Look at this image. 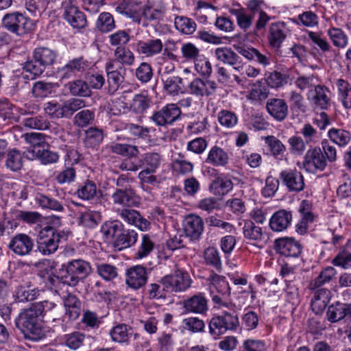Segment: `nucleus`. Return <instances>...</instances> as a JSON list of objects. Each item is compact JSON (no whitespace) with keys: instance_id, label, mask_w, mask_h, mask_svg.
I'll return each instance as SVG.
<instances>
[{"instance_id":"nucleus-1","label":"nucleus","mask_w":351,"mask_h":351,"mask_svg":"<svg viewBox=\"0 0 351 351\" xmlns=\"http://www.w3.org/2000/svg\"><path fill=\"white\" fill-rule=\"evenodd\" d=\"M43 321L34 304L27 308H23L14 319L16 327L26 339L39 341L47 337L49 330L43 326Z\"/></svg>"},{"instance_id":"nucleus-2","label":"nucleus","mask_w":351,"mask_h":351,"mask_svg":"<svg viewBox=\"0 0 351 351\" xmlns=\"http://www.w3.org/2000/svg\"><path fill=\"white\" fill-rule=\"evenodd\" d=\"M208 290L215 308L234 311L236 305L230 298V287L226 277L212 272L207 280Z\"/></svg>"},{"instance_id":"nucleus-3","label":"nucleus","mask_w":351,"mask_h":351,"mask_svg":"<svg viewBox=\"0 0 351 351\" xmlns=\"http://www.w3.org/2000/svg\"><path fill=\"white\" fill-rule=\"evenodd\" d=\"M91 269L89 262L78 258L62 263L59 273L64 284L75 287L90 274Z\"/></svg>"},{"instance_id":"nucleus-4","label":"nucleus","mask_w":351,"mask_h":351,"mask_svg":"<svg viewBox=\"0 0 351 351\" xmlns=\"http://www.w3.org/2000/svg\"><path fill=\"white\" fill-rule=\"evenodd\" d=\"M239 326L237 315L223 311L221 314L213 315L208 322V333L214 339H218L228 331H237Z\"/></svg>"},{"instance_id":"nucleus-5","label":"nucleus","mask_w":351,"mask_h":351,"mask_svg":"<svg viewBox=\"0 0 351 351\" xmlns=\"http://www.w3.org/2000/svg\"><path fill=\"white\" fill-rule=\"evenodd\" d=\"M64 237L63 231L47 225L42 228L37 236V251L43 256H50L57 252L62 239Z\"/></svg>"},{"instance_id":"nucleus-6","label":"nucleus","mask_w":351,"mask_h":351,"mask_svg":"<svg viewBox=\"0 0 351 351\" xmlns=\"http://www.w3.org/2000/svg\"><path fill=\"white\" fill-rule=\"evenodd\" d=\"M2 27L9 32L23 36L35 29L33 20L18 11L6 13L1 20Z\"/></svg>"},{"instance_id":"nucleus-7","label":"nucleus","mask_w":351,"mask_h":351,"mask_svg":"<svg viewBox=\"0 0 351 351\" xmlns=\"http://www.w3.org/2000/svg\"><path fill=\"white\" fill-rule=\"evenodd\" d=\"M322 146L324 154L320 148H313L307 151L303 161V167L308 173H315L316 171H323L326 166V159L329 158V143L327 139H324Z\"/></svg>"},{"instance_id":"nucleus-8","label":"nucleus","mask_w":351,"mask_h":351,"mask_svg":"<svg viewBox=\"0 0 351 351\" xmlns=\"http://www.w3.org/2000/svg\"><path fill=\"white\" fill-rule=\"evenodd\" d=\"M63 17L74 29H83L87 25L86 16L80 10L75 0H63L62 2Z\"/></svg>"},{"instance_id":"nucleus-9","label":"nucleus","mask_w":351,"mask_h":351,"mask_svg":"<svg viewBox=\"0 0 351 351\" xmlns=\"http://www.w3.org/2000/svg\"><path fill=\"white\" fill-rule=\"evenodd\" d=\"M151 269L142 265L132 266L125 271V285L128 288L138 291L145 287Z\"/></svg>"},{"instance_id":"nucleus-10","label":"nucleus","mask_w":351,"mask_h":351,"mask_svg":"<svg viewBox=\"0 0 351 351\" xmlns=\"http://www.w3.org/2000/svg\"><path fill=\"white\" fill-rule=\"evenodd\" d=\"M181 113V110L178 104H168L161 109L154 111L149 119L157 126L165 127L172 125L178 120L180 118Z\"/></svg>"},{"instance_id":"nucleus-11","label":"nucleus","mask_w":351,"mask_h":351,"mask_svg":"<svg viewBox=\"0 0 351 351\" xmlns=\"http://www.w3.org/2000/svg\"><path fill=\"white\" fill-rule=\"evenodd\" d=\"M279 179L289 192L298 193L304 189V176L296 168L282 170L279 174Z\"/></svg>"},{"instance_id":"nucleus-12","label":"nucleus","mask_w":351,"mask_h":351,"mask_svg":"<svg viewBox=\"0 0 351 351\" xmlns=\"http://www.w3.org/2000/svg\"><path fill=\"white\" fill-rule=\"evenodd\" d=\"M165 276L170 292L180 293L186 291L191 287L193 282L190 274L186 270L182 269H178L173 273Z\"/></svg>"},{"instance_id":"nucleus-13","label":"nucleus","mask_w":351,"mask_h":351,"mask_svg":"<svg viewBox=\"0 0 351 351\" xmlns=\"http://www.w3.org/2000/svg\"><path fill=\"white\" fill-rule=\"evenodd\" d=\"M105 69L107 73L108 93L112 95L123 82L126 69L124 66L115 65L114 61H108Z\"/></svg>"},{"instance_id":"nucleus-14","label":"nucleus","mask_w":351,"mask_h":351,"mask_svg":"<svg viewBox=\"0 0 351 351\" xmlns=\"http://www.w3.org/2000/svg\"><path fill=\"white\" fill-rule=\"evenodd\" d=\"M274 250L281 256L297 258L301 254L302 247L293 238L282 237L275 240Z\"/></svg>"},{"instance_id":"nucleus-15","label":"nucleus","mask_w":351,"mask_h":351,"mask_svg":"<svg viewBox=\"0 0 351 351\" xmlns=\"http://www.w3.org/2000/svg\"><path fill=\"white\" fill-rule=\"evenodd\" d=\"M234 180H238V178L230 173H221L210 183L209 191L215 196H225L233 189Z\"/></svg>"},{"instance_id":"nucleus-16","label":"nucleus","mask_w":351,"mask_h":351,"mask_svg":"<svg viewBox=\"0 0 351 351\" xmlns=\"http://www.w3.org/2000/svg\"><path fill=\"white\" fill-rule=\"evenodd\" d=\"M8 247L15 254L24 256L30 254L34 247V243L29 235L25 233H19L12 237Z\"/></svg>"},{"instance_id":"nucleus-17","label":"nucleus","mask_w":351,"mask_h":351,"mask_svg":"<svg viewBox=\"0 0 351 351\" xmlns=\"http://www.w3.org/2000/svg\"><path fill=\"white\" fill-rule=\"evenodd\" d=\"M111 198L114 205L121 208L136 207L140 204V198L133 189H115Z\"/></svg>"},{"instance_id":"nucleus-18","label":"nucleus","mask_w":351,"mask_h":351,"mask_svg":"<svg viewBox=\"0 0 351 351\" xmlns=\"http://www.w3.org/2000/svg\"><path fill=\"white\" fill-rule=\"evenodd\" d=\"M117 213L123 221L130 225L134 226L142 231H146L150 227V222L134 209L130 208H118Z\"/></svg>"},{"instance_id":"nucleus-19","label":"nucleus","mask_w":351,"mask_h":351,"mask_svg":"<svg viewBox=\"0 0 351 351\" xmlns=\"http://www.w3.org/2000/svg\"><path fill=\"white\" fill-rule=\"evenodd\" d=\"M109 335L112 341L121 345H128L131 339L134 337V339H136L138 335L134 333L133 328L123 323L116 324L109 330Z\"/></svg>"},{"instance_id":"nucleus-20","label":"nucleus","mask_w":351,"mask_h":351,"mask_svg":"<svg viewBox=\"0 0 351 351\" xmlns=\"http://www.w3.org/2000/svg\"><path fill=\"white\" fill-rule=\"evenodd\" d=\"M88 66V62L83 57H78L69 60L64 66L58 68V75L61 80L69 79L77 73L84 72Z\"/></svg>"},{"instance_id":"nucleus-21","label":"nucleus","mask_w":351,"mask_h":351,"mask_svg":"<svg viewBox=\"0 0 351 351\" xmlns=\"http://www.w3.org/2000/svg\"><path fill=\"white\" fill-rule=\"evenodd\" d=\"M183 230L186 237L191 240H198L204 231V221L196 215H188L183 221Z\"/></svg>"},{"instance_id":"nucleus-22","label":"nucleus","mask_w":351,"mask_h":351,"mask_svg":"<svg viewBox=\"0 0 351 351\" xmlns=\"http://www.w3.org/2000/svg\"><path fill=\"white\" fill-rule=\"evenodd\" d=\"M289 30L285 23H273L269 27L267 40L271 47L278 49L285 40Z\"/></svg>"},{"instance_id":"nucleus-23","label":"nucleus","mask_w":351,"mask_h":351,"mask_svg":"<svg viewBox=\"0 0 351 351\" xmlns=\"http://www.w3.org/2000/svg\"><path fill=\"white\" fill-rule=\"evenodd\" d=\"M167 12L166 4L161 0L147 1L143 6V15L149 21H163Z\"/></svg>"},{"instance_id":"nucleus-24","label":"nucleus","mask_w":351,"mask_h":351,"mask_svg":"<svg viewBox=\"0 0 351 351\" xmlns=\"http://www.w3.org/2000/svg\"><path fill=\"white\" fill-rule=\"evenodd\" d=\"M85 339L84 333L73 331L56 337L54 341L56 344L66 347L71 350H76L84 346Z\"/></svg>"},{"instance_id":"nucleus-25","label":"nucleus","mask_w":351,"mask_h":351,"mask_svg":"<svg viewBox=\"0 0 351 351\" xmlns=\"http://www.w3.org/2000/svg\"><path fill=\"white\" fill-rule=\"evenodd\" d=\"M217 85L214 81L194 79L189 85V93L197 97H209L214 95Z\"/></svg>"},{"instance_id":"nucleus-26","label":"nucleus","mask_w":351,"mask_h":351,"mask_svg":"<svg viewBox=\"0 0 351 351\" xmlns=\"http://www.w3.org/2000/svg\"><path fill=\"white\" fill-rule=\"evenodd\" d=\"M100 193L95 182L86 179L77 184L75 195L83 201H93L98 197Z\"/></svg>"},{"instance_id":"nucleus-27","label":"nucleus","mask_w":351,"mask_h":351,"mask_svg":"<svg viewBox=\"0 0 351 351\" xmlns=\"http://www.w3.org/2000/svg\"><path fill=\"white\" fill-rule=\"evenodd\" d=\"M183 306L187 312L203 315L208 310V300L204 293L199 292L184 300Z\"/></svg>"},{"instance_id":"nucleus-28","label":"nucleus","mask_w":351,"mask_h":351,"mask_svg":"<svg viewBox=\"0 0 351 351\" xmlns=\"http://www.w3.org/2000/svg\"><path fill=\"white\" fill-rule=\"evenodd\" d=\"M291 212L280 209L272 215L269 219V225L274 232H280L287 230L291 226Z\"/></svg>"},{"instance_id":"nucleus-29","label":"nucleus","mask_w":351,"mask_h":351,"mask_svg":"<svg viewBox=\"0 0 351 351\" xmlns=\"http://www.w3.org/2000/svg\"><path fill=\"white\" fill-rule=\"evenodd\" d=\"M162 49L163 44L159 38L138 40L136 43V51L146 58L153 57L160 53Z\"/></svg>"},{"instance_id":"nucleus-30","label":"nucleus","mask_w":351,"mask_h":351,"mask_svg":"<svg viewBox=\"0 0 351 351\" xmlns=\"http://www.w3.org/2000/svg\"><path fill=\"white\" fill-rule=\"evenodd\" d=\"M237 52L251 61H256L263 66L270 64V56L261 53L256 49L246 45H234Z\"/></svg>"},{"instance_id":"nucleus-31","label":"nucleus","mask_w":351,"mask_h":351,"mask_svg":"<svg viewBox=\"0 0 351 351\" xmlns=\"http://www.w3.org/2000/svg\"><path fill=\"white\" fill-rule=\"evenodd\" d=\"M329 291L326 289H317L311 300L312 311L317 315H321L326 311V317L329 320Z\"/></svg>"},{"instance_id":"nucleus-32","label":"nucleus","mask_w":351,"mask_h":351,"mask_svg":"<svg viewBox=\"0 0 351 351\" xmlns=\"http://www.w3.org/2000/svg\"><path fill=\"white\" fill-rule=\"evenodd\" d=\"M244 238L256 246L264 243V234L262 228L256 226L252 220H246L243 227Z\"/></svg>"},{"instance_id":"nucleus-33","label":"nucleus","mask_w":351,"mask_h":351,"mask_svg":"<svg viewBox=\"0 0 351 351\" xmlns=\"http://www.w3.org/2000/svg\"><path fill=\"white\" fill-rule=\"evenodd\" d=\"M169 292L165 276L157 281L147 285L145 288V295L149 300L165 299Z\"/></svg>"},{"instance_id":"nucleus-34","label":"nucleus","mask_w":351,"mask_h":351,"mask_svg":"<svg viewBox=\"0 0 351 351\" xmlns=\"http://www.w3.org/2000/svg\"><path fill=\"white\" fill-rule=\"evenodd\" d=\"M33 304L43 322H45V319H48L49 321L51 319L52 322L60 319L58 305L55 302L43 300L33 303Z\"/></svg>"},{"instance_id":"nucleus-35","label":"nucleus","mask_w":351,"mask_h":351,"mask_svg":"<svg viewBox=\"0 0 351 351\" xmlns=\"http://www.w3.org/2000/svg\"><path fill=\"white\" fill-rule=\"evenodd\" d=\"M266 108L269 114L277 121H283L288 114V106L285 101L279 98L267 100Z\"/></svg>"},{"instance_id":"nucleus-36","label":"nucleus","mask_w":351,"mask_h":351,"mask_svg":"<svg viewBox=\"0 0 351 351\" xmlns=\"http://www.w3.org/2000/svg\"><path fill=\"white\" fill-rule=\"evenodd\" d=\"M230 160V157L226 151L223 148L215 145L208 151L205 163L213 167H226Z\"/></svg>"},{"instance_id":"nucleus-37","label":"nucleus","mask_w":351,"mask_h":351,"mask_svg":"<svg viewBox=\"0 0 351 351\" xmlns=\"http://www.w3.org/2000/svg\"><path fill=\"white\" fill-rule=\"evenodd\" d=\"M327 92L328 88L326 86H315L313 89L308 90V99L315 105L316 108L327 109L329 101L326 94Z\"/></svg>"},{"instance_id":"nucleus-38","label":"nucleus","mask_w":351,"mask_h":351,"mask_svg":"<svg viewBox=\"0 0 351 351\" xmlns=\"http://www.w3.org/2000/svg\"><path fill=\"white\" fill-rule=\"evenodd\" d=\"M138 234L137 232L133 229L125 228L123 226L120 234L114 241V245L119 250L129 248L133 246L138 240Z\"/></svg>"},{"instance_id":"nucleus-39","label":"nucleus","mask_w":351,"mask_h":351,"mask_svg":"<svg viewBox=\"0 0 351 351\" xmlns=\"http://www.w3.org/2000/svg\"><path fill=\"white\" fill-rule=\"evenodd\" d=\"M124 225L119 220L107 221L101 226L100 232L106 241L113 243L123 230Z\"/></svg>"},{"instance_id":"nucleus-40","label":"nucleus","mask_w":351,"mask_h":351,"mask_svg":"<svg viewBox=\"0 0 351 351\" xmlns=\"http://www.w3.org/2000/svg\"><path fill=\"white\" fill-rule=\"evenodd\" d=\"M49 147H44L41 149H34V154L27 158L37 160L44 165L56 163L59 160V154L56 152L50 150Z\"/></svg>"},{"instance_id":"nucleus-41","label":"nucleus","mask_w":351,"mask_h":351,"mask_svg":"<svg viewBox=\"0 0 351 351\" xmlns=\"http://www.w3.org/2000/svg\"><path fill=\"white\" fill-rule=\"evenodd\" d=\"M58 53L56 51L47 47H38L34 51L33 58L36 62L42 64L45 68L53 65L57 59Z\"/></svg>"},{"instance_id":"nucleus-42","label":"nucleus","mask_w":351,"mask_h":351,"mask_svg":"<svg viewBox=\"0 0 351 351\" xmlns=\"http://www.w3.org/2000/svg\"><path fill=\"white\" fill-rule=\"evenodd\" d=\"M66 314L71 320L77 319L81 311V302L78 298L72 293H67L62 297Z\"/></svg>"},{"instance_id":"nucleus-43","label":"nucleus","mask_w":351,"mask_h":351,"mask_svg":"<svg viewBox=\"0 0 351 351\" xmlns=\"http://www.w3.org/2000/svg\"><path fill=\"white\" fill-rule=\"evenodd\" d=\"M154 243L149 234H142L139 245L134 252V258L142 260L148 257L154 251Z\"/></svg>"},{"instance_id":"nucleus-44","label":"nucleus","mask_w":351,"mask_h":351,"mask_svg":"<svg viewBox=\"0 0 351 351\" xmlns=\"http://www.w3.org/2000/svg\"><path fill=\"white\" fill-rule=\"evenodd\" d=\"M40 295L37 288L29 289L23 285L17 286L12 294L16 302H27L36 300Z\"/></svg>"},{"instance_id":"nucleus-45","label":"nucleus","mask_w":351,"mask_h":351,"mask_svg":"<svg viewBox=\"0 0 351 351\" xmlns=\"http://www.w3.org/2000/svg\"><path fill=\"white\" fill-rule=\"evenodd\" d=\"M114 59L109 61H114L115 65L119 63L120 64L119 66H132L135 62L134 53L125 46L117 47L114 50Z\"/></svg>"},{"instance_id":"nucleus-46","label":"nucleus","mask_w":351,"mask_h":351,"mask_svg":"<svg viewBox=\"0 0 351 351\" xmlns=\"http://www.w3.org/2000/svg\"><path fill=\"white\" fill-rule=\"evenodd\" d=\"M25 139L30 144L29 148L27 151V157L28 158L34 154V149H41L44 147H49L46 141V136L40 132H30L25 134Z\"/></svg>"},{"instance_id":"nucleus-47","label":"nucleus","mask_w":351,"mask_h":351,"mask_svg":"<svg viewBox=\"0 0 351 351\" xmlns=\"http://www.w3.org/2000/svg\"><path fill=\"white\" fill-rule=\"evenodd\" d=\"M162 81L163 88L168 95L175 96L184 92V85L181 77L178 76L163 77Z\"/></svg>"},{"instance_id":"nucleus-48","label":"nucleus","mask_w":351,"mask_h":351,"mask_svg":"<svg viewBox=\"0 0 351 351\" xmlns=\"http://www.w3.org/2000/svg\"><path fill=\"white\" fill-rule=\"evenodd\" d=\"M35 201L36 203L43 209L57 212H62L64 210V207L60 201L43 193L36 194Z\"/></svg>"},{"instance_id":"nucleus-49","label":"nucleus","mask_w":351,"mask_h":351,"mask_svg":"<svg viewBox=\"0 0 351 351\" xmlns=\"http://www.w3.org/2000/svg\"><path fill=\"white\" fill-rule=\"evenodd\" d=\"M214 56L217 60L230 66H234L239 62V56L227 47L216 48Z\"/></svg>"},{"instance_id":"nucleus-50","label":"nucleus","mask_w":351,"mask_h":351,"mask_svg":"<svg viewBox=\"0 0 351 351\" xmlns=\"http://www.w3.org/2000/svg\"><path fill=\"white\" fill-rule=\"evenodd\" d=\"M161 156L156 152H147L141 156L139 160L141 168L156 172L161 164Z\"/></svg>"},{"instance_id":"nucleus-51","label":"nucleus","mask_w":351,"mask_h":351,"mask_svg":"<svg viewBox=\"0 0 351 351\" xmlns=\"http://www.w3.org/2000/svg\"><path fill=\"white\" fill-rule=\"evenodd\" d=\"M104 137L103 130L90 127L85 131L84 143L86 147L94 148L102 143Z\"/></svg>"},{"instance_id":"nucleus-52","label":"nucleus","mask_w":351,"mask_h":351,"mask_svg":"<svg viewBox=\"0 0 351 351\" xmlns=\"http://www.w3.org/2000/svg\"><path fill=\"white\" fill-rule=\"evenodd\" d=\"M265 82L268 86L272 88H278L286 85L289 82V75L276 71L268 72L265 74Z\"/></svg>"},{"instance_id":"nucleus-53","label":"nucleus","mask_w":351,"mask_h":351,"mask_svg":"<svg viewBox=\"0 0 351 351\" xmlns=\"http://www.w3.org/2000/svg\"><path fill=\"white\" fill-rule=\"evenodd\" d=\"M120 129L127 130L131 135L145 139L151 132L155 131L152 128L143 127L138 124L131 123H120Z\"/></svg>"},{"instance_id":"nucleus-54","label":"nucleus","mask_w":351,"mask_h":351,"mask_svg":"<svg viewBox=\"0 0 351 351\" xmlns=\"http://www.w3.org/2000/svg\"><path fill=\"white\" fill-rule=\"evenodd\" d=\"M204 259L206 264L217 272L222 270V262L219 251L215 247H209L204 252Z\"/></svg>"},{"instance_id":"nucleus-55","label":"nucleus","mask_w":351,"mask_h":351,"mask_svg":"<svg viewBox=\"0 0 351 351\" xmlns=\"http://www.w3.org/2000/svg\"><path fill=\"white\" fill-rule=\"evenodd\" d=\"M241 328L247 331L256 329L259 324V315L254 311L245 308L241 317Z\"/></svg>"},{"instance_id":"nucleus-56","label":"nucleus","mask_w":351,"mask_h":351,"mask_svg":"<svg viewBox=\"0 0 351 351\" xmlns=\"http://www.w3.org/2000/svg\"><path fill=\"white\" fill-rule=\"evenodd\" d=\"M339 99L345 108H351V88L348 82L339 79L336 83Z\"/></svg>"},{"instance_id":"nucleus-57","label":"nucleus","mask_w":351,"mask_h":351,"mask_svg":"<svg viewBox=\"0 0 351 351\" xmlns=\"http://www.w3.org/2000/svg\"><path fill=\"white\" fill-rule=\"evenodd\" d=\"M66 88L75 96L88 97L91 93L87 82L82 80L69 82L66 84Z\"/></svg>"},{"instance_id":"nucleus-58","label":"nucleus","mask_w":351,"mask_h":351,"mask_svg":"<svg viewBox=\"0 0 351 351\" xmlns=\"http://www.w3.org/2000/svg\"><path fill=\"white\" fill-rule=\"evenodd\" d=\"M97 29L103 33H107L115 29L116 25L112 15L109 12H101L96 21Z\"/></svg>"},{"instance_id":"nucleus-59","label":"nucleus","mask_w":351,"mask_h":351,"mask_svg":"<svg viewBox=\"0 0 351 351\" xmlns=\"http://www.w3.org/2000/svg\"><path fill=\"white\" fill-rule=\"evenodd\" d=\"M175 27L182 34H192L197 28L196 23L186 16H176L174 19Z\"/></svg>"},{"instance_id":"nucleus-60","label":"nucleus","mask_w":351,"mask_h":351,"mask_svg":"<svg viewBox=\"0 0 351 351\" xmlns=\"http://www.w3.org/2000/svg\"><path fill=\"white\" fill-rule=\"evenodd\" d=\"M23 155L16 149L10 150L6 156L5 166L12 171H17L23 167Z\"/></svg>"},{"instance_id":"nucleus-61","label":"nucleus","mask_w":351,"mask_h":351,"mask_svg":"<svg viewBox=\"0 0 351 351\" xmlns=\"http://www.w3.org/2000/svg\"><path fill=\"white\" fill-rule=\"evenodd\" d=\"M154 72L152 65L145 62H141L135 69L134 76L141 84H147L153 77Z\"/></svg>"},{"instance_id":"nucleus-62","label":"nucleus","mask_w":351,"mask_h":351,"mask_svg":"<svg viewBox=\"0 0 351 351\" xmlns=\"http://www.w3.org/2000/svg\"><path fill=\"white\" fill-rule=\"evenodd\" d=\"M54 88L55 85L53 83L38 81L34 84L32 93L34 97L45 98L52 93Z\"/></svg>"},{"instance_id":"nucleus-63","label":"nucleus","mask_w":351,"mask_h":351,"mask_svg":"<svg viewBox=\"0 0 351 351\" xmlns=\"http://www.w3.org/2000/svg\"><path fill=\"white\" fill-rule=\"evenodd\" d=\"M269 93V89L265 83L258 80L252 85L249 93V98L254 101H260L267 98Z\"/></svg>"},{"instance_id":"nucleus-64","label":"nucleus","mask_w":351,"mask_h":351,"mask_svg":"<svg viewBox=\"0 0 351 351\" xmlns=\"http://www.w3.org/2000/svg\"><path fill=\"white\" fill-rule=\"evenodd\" d=\"M95 112L93 110L85 109L78 112L74 117V125L78 128H84L93 123Z\"/></svg>"}]
</instances>
